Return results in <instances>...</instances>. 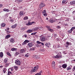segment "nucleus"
Returning a JSON list of instances; mask_svg holds the SVG:
<instances>
[{
    "label": "nucleus",
    "instance_id": "69168bd1",
    "mask_svg": "<svg viewBox=\"0 0 75 75\" xmlns=\"http://www.w3.org/2000/svg\"><path fill=\"white\" fill-rule=\"evenodd\" d=\"M73 69L74 70H75V66H74L73 67Z\"/></svg>",
    "mask_w": 75,
    "mask_h": 75
},
{
    "label": "nucleus",
    "instance_id": "e433bc0d",
    "mask_svg": "<svg viewBox=\"0 0 75 75\" xmlns=\"http://www.w3.org/2000/svg\"><path fill=\"white\" fill-rule=\"evenodd\" d=\"M72 29H70V30H69L68 31L69 32V33H72Z\"/></svg>",
    "mask_w": 75,
    "mask_h": 75
},
{
    "label": "nucleus",
    "instance_id": "412c9836",
    "mask_svg": "<svg viewBox=\"0 0 75 75\" xmlns=\"http://www.w3.org/2000/svg\"><path fill=\"white\" fill-rule=\"evenodd\" d=\"M3 52H1L0 53V57L1 58H3Z\"/></svg>",
    "mask_w": 75,
    "mask_h": 75
},
{
    "label": "nucleus",
    "instance_id": "20e7f679",
    "mask_svg": "<svg viewBox=\"0 0 75 75\" xmlns=\"http://www.w3.org/2000/svg\"><path fill=\"white\" fill-rule=\"evenodd\" d=\"M15 63L17 65H21V62L18 60H16Z\"/></svg>",
    "mask_w": 75,
    "mask_h": 75
},
{
    "label": "nucleus",
    "instance_id": "c756f323",
    "mask_svg": "<svg viewBox=\"0 0 75 75\" xmlns=\"http://www.w3.org/2000/svg\"><path fill=\"white\" fill-rule=\"evenodd\" d=\"M8 75H11V74L12 73H11V71H8Z\"/></svg>",
    "mask_w": 75,
    "mask_h": 75
},
{
    "label": "nucleus",
    "instance_id": "ddd939ff",
    "mask_svg": "<svg viewBox=\"0 0 75 75\" xmlns=\"http://www.w3.org/2000/svg\"><path fill=\"white\" fill-rule=\"evenodd\" d=\"M45 45L46 46H47V47H49V46H50V45H51V44H50V43L48 42V43H46L45 44Z\"/></svg>",
    "mask_w": 75,
    "mask_h": 75
},
{
    "label": "nucleus",
    "instance_id": "c9c22d12",
    "mask_svg": "<svg viewBox=\"0 0 75 75\" xmlns=\"http://www.w3.org/2000/svg\"><path fill=\"white\" fill-rule=\"evenodd\" d=\"M7 55H9V57H11V55H10V53H9V52H7Z\"/></svg>",
    "mask_w": 75,
    "mask_h": 75
},
{
    "label": "nucleus",
    "instance_id": "ea45409f",
    "mask_svg": "<svg viewBox=\"0 0 75 75\" xmlns=\"http://www.w3.org/2000/svg\"><path fill=\"white\" fill-rule=\"evenodd\" d=\"M23 0H17V1L18 3H20L23 1Z\"/></svg>",
    "mask_w": 75,
    "mask_h": 75
},
{
    "label": "nucleus",
    "instance_id": "6e6552de",
    "mask_svg": "<svg viewBox=\"0 0 75 75\" xmlns=\"http://www.w3.org/2000/svg\"><path fill=\"white\" fill-rule=\"evenodd\" d=\"M33 45L34 44L32 43H28V46L29 47H33Z\"/></svg>",
    "mask_w": 75,
    "mask_h": 75
},
{
    "label": "nucleus",
    "instance_id": "4c0bfd02",
    "mask_svg": "<svg viewBox=\"0 0 75 75\" xmlns=\"http://www.w3.org/2000/svg\"><path fill=\"white\" fill-rule=\"evenodd\" d=\"M45 13H46V10H44L42 12V14H45Z\"/></svg>",
    "mask_w": 75,
    "mask_h": 75
},
{
    "label": "nucleus",
    "instance_id": "49530a36",
    "mask_svg": "<svg viewBox=\"0 0 75 75\" xmlns=\"http://www.w3.org/2000/svg\"><path fill=\"white\" fill-rule=\"evenodd\" d=\"M25 42L26 44V43H28V40H25Z\"/></svg>",
    "mask_w": 75,
    "mask_h": 75
},
{
    "label": "nucleus",
    "instance_id": "9b49d317",
    "mask_svg": "<svg viewBox=\"0 0 75 75\" xmlns=\"http://www.w3.org/2000/svg\"><path fill=\"white\" fill-rule=\"evenodd\" d=\"M57 12L54 11L53 12L52 14L54 16H57Z\"/></svg>",
    "mask_w": 75,
    "mask_h": 75
},
{
    "label": "nucleus",
    "instance_id": "13d9d810",
    "mask_svg": "<svg viewBox=\"0 0 75 75\" xmlns=\"http://www.w3.org/2000/svg\"><path fill=\"white\" fill-rule=\"evenodd\" d=\"M54 37H57V34H54Z\"/></svg>",
    "mask_w": 75,
    "mask_h": 75
},
{
    "label": "nucleus",
    "instance_id": "2eb2a0df",
    "mask_svg": "<svg viewBox=\"0 0 75 75\" xmlns=\"http://www.w3.org/2000/svg\"><path fill=\"white\" fill-rule=\"evenodd\" d=\"M10 42L11 43H14V40L13 39V38H11Z\"/></svg>",
    "mask_w": 75,
    "mask_h": 75
},
{
    "label": "nucleus",
    "instance_id": "6ab92c4d",
    "mask_svg": "<svg viewBox=\"0 0 75 75\" xmlns=\"http://www.w3.org/2000/svg\"><path fill=\"white\" fill-rule=\"evenodd\" d=\"M70 4L72 5L73 4H75V1H73L70 2Z\"/></svg>",
    "mask_w": 75,
    "mask_h": 75
},
{
    "label": "nucleus",
    "instance_id": "a18cd8bd",
    "mask_svg": "<svg viewBox=\"0 0 75 75\" xmlns=\"http://www.w3.org/2000/svg\"><path fill=\"white\" fill-rule=\"evenodd\" d=\"M65 2H66V1H65V0H63L62 2V3L63 4L65 3V4H66V3H65Z\"/></svg>",
    "mask_w": 75,
    "mask_h": 75
},
{
    "label": "nucleus",
    "instance_id": "aec40b11",
    "mask_svg": "<svg viewBox=\"0 0 75 75\" xmlns=\"http://www.w3.org/2000/svg\"><path fill=\"white\" fill-rule=\"evenodd\" d=\"M17 27V24H15L14 25H13L11 26V28H16Z\"/></svg>",
    "mask_w": 75,
    "mask_h": 75
},
{
    "label": "nucleus",
    "instance_id": "a19ab883",
    "mask_svg": "<svg viewBox=\"0 0 75 75\" xmlns=\"http://www.w3.org/2000/svg\"><path fill=\"white\" fill-rule=\"evenodd\" d=\"M67 70H70L71 69V68L67 67Z\"/></svg>",
    "mask_w": 75,
    "mask_h": 75
},
{
    "label": "nucleus",
    "instance_id": "393cba45",
    "mask_svg": "<svg viewBox=\"0 0 75 75\" xmlns=\"http://www.w3.org/2000/svg\"><path fill=\"white\" fill-rule=\"evenodd\" d=\"M36 46L37 47H41V45H40V44H35Z\"/></svg>",
    "mask_w": 75,
    "mask_h": 75
},
{
    "label": "nucleus",
    "instance_id": "6e6d98bb",
    "mask_svg": "<svg viewBox=\"0 0 75 75\" xmlns=\"http://www.w3.org/2000/svg\"><path fill=\"white\" fill-rule=\"evenodd\" d=\"M9 28H8L7 29H5V31H8L9 30Z\"/></svg>",
    "mask_w": 75,
    "mask_h": 75
},
{
    "label": "nucleus",
    "instance_id": "f8f14e48",
    "mask_svg": "<svg viewBox=\"0 0 75 75\" xmlns=\"http://www.w3.org/2000/svg\"><path fill=\"white\" fill-rule=\"evenodd\" d=\"M20 52H25V50L24 49H22L20 50Z\"/></svg>",
    "mask_w": 75,
    "mask_h": 75
},
{
    "label": "nucleus",
    "instance_id": "c03bdc74",
    "mask_svg": "<svg viewBox=\"0 0 75 75\" xmlns=\"http://www.w3.org/2000/svg\"><path fill=\"white\" fill-rule=\"evenodd\" d=\"M25 44H26V43H25V41L23 43H22V45H25Z\"/></svg>",
    "mask_w": 75,
    "mask_h": 75
},
{
    "label": "nucleus",
    "instance_id": "774afa93",
    "mask_svg": "<svg viewBox=\"0 0 75 75\" xmlns=\"http://www.w3.org/2000/svg\"><path fill=\"white\" fill-rule=\"evenodd\" d=\"M26 25H28V23L26 24Z\"/></svg>",
    "mask_w": 75,
    "mask_h": 75
},
{
    "label": "nucleus",
    "instance_id": "7ed1b4c3",
    "mask_svg": "<svg viewBox=\"0 0 75 75\" xmlns=\"http://www.w3.org/2000/svg\"><path fill=\"white\" fill-rule=\"evenodd\" d=\"M38 68H39L38 66H35V67H34L33 69H32V71H33V72H35V71H37V69H38Z\"/></svg>",
    "mask_w": 75,
    "mask_h": 75
},
{
    "label": "nucleus",
    "instance_id": "9d476101",
    "mask_svg": "<svg viewBox=\"0 0 75 75\" xmlns=\"http://www.w3.org/2000/svg\"><path fill=\"white\" fill-rule=\"evenodd\" d=\"M49 21L50 23H54V22H55V21L54 20L53 18H52L50 19Z\"/></svg>",
    "mask_w": 75,
    "mask_h": 75
},
{
    "label": "nucleus",
    "instance_id": "39448f33",
    "mask_svg": "<svg viewBox=\"0 0 75 75\" xmlns=\"http://www.w3.org/2000/svg\"><path fill=\"white\" fill-rule=\"evenodd\" d=\"M46 27L47 28V29L48 31H50V32H52L54 31V30L52 29H51L50 28V27L47 26H46Z\"/></svg>",
    "mask_w": 75,
    "mask_h": 75
},
{
    "label": "nucleus",
    "instance_id": "09e8293b",
    "mask_svg": "<svg viewBox=\"0 0 75 75\" xmlns=\"http://www.w3.org/2000/svg\"><path fill=\"white\" fill-rule=\"evenodd\" d=\"M23 37H25V38H27V35H23Z\"/></svg>",
    "mask_w": 75,
    "mask_h": 75
},
{
    "label": "nucleus",
    "instance_id": "8fccbe9b",
    "mask_svg": "<svg viewBox=\"0 0 75 75\" xmlns=\"http://www.w3.org/2000/svg\"><path fill=\"white\" fill-rule=\"evenodd\" d=\"M32 23H28V25H32Z\"/></svg>",
    "mask_w": 75,
    "mask_h": 75
},
{
    "label": "nucleus",
    "instance_id": "4be33fe9",
    "mask_svg": "<svg viewBox=\"0 0 75 75\" xmlns=\"http://www.w3.org/2000/svg\"><path fill=\"white\" fill-rule=\"evenodd\" d=\"M11 50L12 51H15L17 50V49L16 48H12L11 49Z\"/></svg>",
    "mask_w": 75,
    "mask_h": 75
},
{
    "label": "nucleus",
    "instance_id": "680f3d73",
    "mask_svg": "<svg viewBox=\"0 0 75 75\" xmlns=\"http://www.w3.org/2000/svg\"><path fill=\"white\" fill-rule=\"evenodd\" d=\"M31 35H34V33H33L31 34Z\"/></svg>",
    "mask_w": 75,
    "mask_h": 75
},
{
    "label": "nucleus",
    "instance_id": "cd10ccee",
    "mask_svg": "<svg viewBox=\"0 0 75 75\" xmlns=\"http://www.w3.org/2000/svg\"><path fill=\"white\" fill-rule=\"evenodd\" d=\"M55 62H52V66L54 67L55 66Z\"/></svg>",
    "mask_w": 75,
    "mask_h": 75
},
{
    "label": "nucleus",
    "instance_id": "bb28decb",
    "mask_svg": "<svg viewBox=\"0 0 75 75\" xmlns=\"http://www.w3.org/2000/svg\"><path fill=\"white\" fill-rule=\"evenodd\" d=\"M4 62H5V63H7V61H8L7 59H4Z\"/></svg>",
    "mask_w": 75,
    "mask_h": 75
},
{
    "label": "nucleus",
    "instance_id": "338daca9",
    "mask_svg": "<svg viewBox=\"0 0 75 75\" xmlns=\"http://www.w3.org/2000/svg\"><path fill=\"white\" fill-rule=\"evenodd\" d=\"M34 34V35H35V34H36V33H37V32H35L33 33Z\"/></svg>",
    "mask_w": 75,
    "mask_h": 75
},
{
    "label": "nucleus",
    "instance_id": "f03ea898",
    "mask_svg": "<svg viewBox=\"0 0 75 75\" xmlns=\"http://www.w3.org/2000/svg\"><path fill=\"white\" fill-rule=\"evenodd\" d=\"M40 39L41 41L42 42H44V41H45L46 38L44 37V36L43 35H41L40 36Z\"/></svg>",
    "mask_w": 75,
    "mask_h": 75
},
{
    "label": "nucleus",
    "instance_id": "f3484780",
    "mask_svg": "<svg viewBox=\"0 0 75 75\" xmlns=\"http://www.w3.org/2000/svg\"><path fill=\"white\" fill-rule=\"evenodd\" d=\"M67 66L65 64H63L62 66V67L63 68L65 69L66 68H67Z\"/></svg>",
    "mask_w": 75,
    "mask_h": 75
},
{
    "label": "nucleus",
    "instance_id": "473e14b6",
    "mask_svg": "<svg viewBox=\"0 0 75 75\" xmlns=\"http://www.w3.org/2000/svg\"><path fill=\"white\" fill-rule=\"evenodd\" d=\"M9 66V64L8 63H7L6 64L5 67H6V68H7V67H8Z\"/></svg>",
    "mask_w": 75,
    "mask_h": 75
},
{
    "label": "nucleus",
    "instance_id": "72a5a7b5",
    "mask_svg": "<svg viewBox=\"0 0 75 75\" xmlns=\"http://www.w3.org/2000/svg\"><path fill=\"white\" fill-rule=\"evenodd\" d=\"M33 57L34 58H38V56L36 55H34Z\"/></svg>",
    "mask_w": 75,
    "mask_h": 75
},
{
    "label": "nucleus",
    "instance_id": "bf43d9fd",
    "mask_svg": "<svg viewBox=\"0 0 75 75\" xmlns=\"http://www.w3.org/2000/svg\"><path fill=\"white\" fill-rule=\"evenodd\" d=\"M41 44H42V45H44V43H43V42H41Z\"/></svg>",
    "mask_w": 75,
    "mask_h": 75
},
{
    "label": "nucleus",
    "instance_id": "423d86ee",
    "mask_svg": "<svg viewBox=\"0 0 75 75\" xmlns=\"http://www.w3.org/2000/svg\"><path fill=\"white\" fill-rule=\"evenodd\" d=\"M19 14L20 16H24L25 14V13H24L23 11H22L20 12Z\"/></svg>",
    "mask_w": 75,
    "mask_h": 75
},
{
    "label": "nucleus",
    "instance_id": "f704fd0d",
    "mask_svg": "<svg viewBox=\"0 0 75 75\" xmlns=\"http://www.w3.org/2000/svg\"><path fill=\"white\" fill-rule=\"evenodd\" d=\"M34 31H37V30H38V28H36L34 29Z\"/></svg>",
    "mask_w": 75,
    "mask_h": 75
},
{
    "label": "nucleus",
    "instance_id": "4468645a",
    "mask_svg": "<svg viewBox=\"0 0 75 75\" xmlns=\"http://www.w3.org/2000/svg\"><path fill=\"white\" fill-rule=\"evenodd\" d=\"M14 70V69L13 68H9L8 69V71L9 72H12V71H13Z\"/></svg>",
    "mask_w": 75,
    "mask_h": 75
},
{
    "label": "nucleus",
    "instance_id": "0eeeda50",
    "mask_svg": "<svg viewBox=\"0 0 75 75\" xmlns=\"http://www.w3.org/2000/svg\"><path fill=\"white\" fill-rule=\"evenodd\" d=\"M45 6V4H44V3H41L39 5V7H44V6Z\"/></svg>",
    "mask_w": 75,
    "mask_h": 75
},
{
    "label": "nucleus",
    "instance_id": "4d7b16f0",
    "mask_svg": "<svg viewBox=\"0 0 75 75\" xmlns=\"http://www.w3.org/2000/svg\"><path fill=\"white\" fill-rule=\"evenodd\" d=\"M25 57H28V55L27 54H26L25 55Z\"/></svg>",
    "mask_w": 75,
    "mask_h": 75
},
{
    "label": "nucleus",
    "instance_id": "7c9ffc66",
    "mask_svg": "<svg viewBox=\"0 0 75 75\" xmlns=\"http://www.w3.org/2000/svg\"><path fill=\"white\" fill-rule=\"evenodd\" d=\"M41 71H40L39 73L36 74L35 75H41Z\"/></svg>",
    "mask_w": 75,
    "mask_h": 75
},
{
    "label": "nucleus",
    "instance_id": "58836bf2",
    "mask_svg": "<svg viewBox=\"0 0 75 75\" xmlns=\"http://www.w3.org/2000/svg\"><path fill=\"white\" fill-rule=\"evenodd\" d=\"M43 15L45 17H47V13H44V14H43Z\"/></svg>",
    "mask_w": 75,
    "mask_h": 75
},
{
    "label": "nucleus",
    "instance_id": "3c124183",
    "mask_svg": "<svg viewBox=\"0 0 75 75\" xmlns=\"http://www.w3.org/2000/svg\"><path fill=\"white\" fill-rule=\"evenodd\" d=\"M13 20L11 19V20H10V21H11V23H13Z\"/></svg>",
    "mask_w": 75,
    "mask_h": 75
},
{
    "label": "nucleus",
    "instance_id": "dca6fc26",
    "mask_svg": "<svg viewBox=\"0 0 75 75\" xmlns=\"http://www.w3.org/2000/svg\"><path fill=\"white\" fill-rule=\"evenodd\" d=\"M35 47H32V48H30L29 50L30 51H34L35 50Z\"/></svg>",
    "mask_w": 75,
    "mask_h": 75
},
{
    "label": "nucleus",
    "instance_id": "052dcab7",
    "mask_svg": "<svg viewBox=\"0 0 75 75\" xmlns=\"http://www.w3.org/2000/svg\"><path fill=\"white\" fill-rule=\"evenodd\" d=\"M32 23V24H34V23H35V22L33 21V22H31Z\"/></svg>",
    "mask_w": 75,
    "mask_h": 75
},
{
    "label": "nucleus",
    "instance_id": "37998d69",
    "mask_svg": "<svg viewBox=\"0 0 75 75\" xmlns=\"http://www.w3.org/2000/svg\"><path fill=\"white\" fill-rule=\"evenodd\" d=\"M36 42L37 43V44H41V42L38 41Z\"/></svg>",
    "mask_w": 75,
    "mask_h": 75
},
{
    "label": "nucleus",
    "instance_id": "b1692460",
    "mask_svg": "<svg viewBox=\"0 0 75 75\" xmlns=\"http://www.w3.org/2000/svg\"><path fill=\"white\" fill-rule=\"evenodd\" d=\"M11 35H7L6 36L5 38H10L11 37Z\"/></svg>",
    "mask_w": 75,
    "mask_h": 75
},
{
    "label": "nucleus",
    "instance_id": "f257e3e1",
    "mask_svg": "<svg viewBox=\"0 0 75 75\" xmlns=\"http://www.w3.org/2000/svg\"><path fill=\"white\" fill-rule=\"evenodd\" d=\"M61 55V52H58V53L57 55L54 56L53 57V58H59V57H61V56H62Z\"/></svg>",
    "mask_w": 75,
    "mask_h": 75
},
{
    "label": "nucleus",
    "instance_id": "e2e57ef3",
    "mask_svg": "<svg viewBox=\"0 0 75 75\" xmlns=\"http://www.w3.org/2000/svg\"><path fill=\"white\" fill-rule=\"evenodd\" d=\"M73 14L75 13V11H74L73 12Z\"/></svg>",
    "mask_w": 75,
    "mask_h": 75
},
{
    "label": "nucleus",
    "instance_id": "79ce46f5",
    "mask_svg": "<svg viewBox=\"0 0 75 75\" xmlns=\"http://www.w3.org/2000/svg\"><path fill=\"white\" fill-rule=\"evenodd\" d=\"M32 32H33V30H28V33H32Z\"/></svg>",
    "mask_w": 75,
    "mask_h": 75
},
{
    "label": "nucleus",
    "instance_id": "a878e982",
    "mask_svg": "<svg viewBox=\"0 0 75 75\" xmlns=\"http://www.w3.org/2000/svg\"><path fill=\"white\" fill-rule=\"evenodd\" d=\"M6 25V24L5 23H2L1 24V26L3 27H5Z\"/></svg>",
    "mask_w": 75,
    "mask_h": 75
},
{
    "label": "nucleus",
    "instance_id": "a211bd4d",
    "mask_svg": "<svg viewBox=\"0 0 75 75\" xmlns=\"http://www.w3.org/2000/svg\"><path fill=\"white\" fill-rule=\"evenodd\" d=\"M3 11H4L8 12V11H9V9L5 8L3 9Z\"/></svg>",
    "mask_w": 75,
    "mask_h": 75
},
{
    "label": "nucleus",
    "instance_id": "603ef678",
    "mask_svg": "<svg viewBox=\"0 0 75 75\" xmlns=\"http://www.w3.org/2000/svg\"><path fill=\"white\" fill-rule=\"evenodd\" d=\"M19 54V52H17L16 53L15 55H18Z\"/></svg>",
    "mask_w": 75,
    "mask_h": 75
},
{
    "label": "nucleus",
    "instance_id": "2f4dec72",
    "mask_svg": "<svg viewBox=\"0 0 75 75\" xmlns=\"http://www.w3.org/2000/svg\"><path fill=\"white\" fill-rule=\"evenodd\" d=\"M28 17L27 16H25L23 18V20H28Z\"/></svg>",
    "mask_w": 75,
    "mask_h": 75
},
{
    "label": "nucleus",
    "instance_id": "de8ad7c7",
    "mask_svg": "<svg viewBox=\"0 0 75 75\" xmlns=\"http://www.w3.org/2000/svg\"><path fill=\"white\" fill-rule=\"evenodd\" d=\"M75 29V27H72L71 28V30H72V31H73V30H74V29Z\"/></svg>",
    "mask_w": 75,
    "mask_h": 75
},
{
    "label": "nucleus",
    "instance_id": "1a4fd4ad",
    "mask_svg": "<svg viewBox=\"0 0 75 75\" xmlns=\"http://www.w3.org/2000/svg\"><path fill=\"white\" fill-rule=\"evenodd\" d=\"M66 44L65 45V47L66 48H68L69 45V44H70L68 42H66Z\"/></svg>",
    "mask_w": 75,
    "mask_h": 75
},
{
    "label": "nucleus",
    "instance_id": "c85d7f7f",
    "mask_svg": "<svg viewBox=\"0 0 75 75\" xmlns=\"http://www.w3.org/2000/svg\"><path fill=\"white\" fill-rule=\"evenodd\" d=\"M6 71H7V69L6 68H5L4 69V70H3V72L4 74H5L6 73Z\"/></svg>",
    "mask_w": 75,
    "mask_h": 75
},
{
    "label": "nucleus",
    "instance_id": "5701e85b",
    "mask_svg": "<svg viewBox=\"0 0 75 75\" xmlns=\"http://www.w3.org/2000/svg\"><path fill=\"white\" fill-rule=\"evenodd\" d=\"M18 67L17 66H14V69L15 70H17L18 69Z\"/></svg>",
    "mask_w": 75,
    "mask_h": 75
},
{
    "label": "nucleus",
    "instance_id": "864d4df0",
    "mask_svg": "<svg viewBox=\"0 0 75 75\" xmlns=\"http://www.w3.org/2000/svg\"><path fill=\"white\" fill-rule=\"evenodd\" d=\"M3 5L2 4H0V7H3Z\"/></svg>",
    "mask_w": 75,
    "mask_h": 75
},
{
    "label": "nucleus",
    "instance_id": "5fc2aeb1",
    "mask_svg": "<svg viewBox=\"0 0 75 75\" xmlns=\"http://www.w3.org/2000/svg\"><path fill=\"white\" fill-rule=\"evenodd\" d=\"M6 33L7 34H9L10 33V32L8 31V30H7Z\"/></svg>",
    "mask_w": 75,
    "mask_h": 75
},
{
    "label": "nucleus",
    "instance_id": "0e129e2a",
    "mask_svg": "<svg viewBox=\"0 0 75 75\" xmlns=\"http://www.w3.org/2000/svg\"><path fill=\"white\" fill-rule=\"evenodd\" d=\"M21 29L22 30H24V28H21Z\"/></svg>",
    "mask_w": 75,
    "mask_h": 75
}]
</instances>
